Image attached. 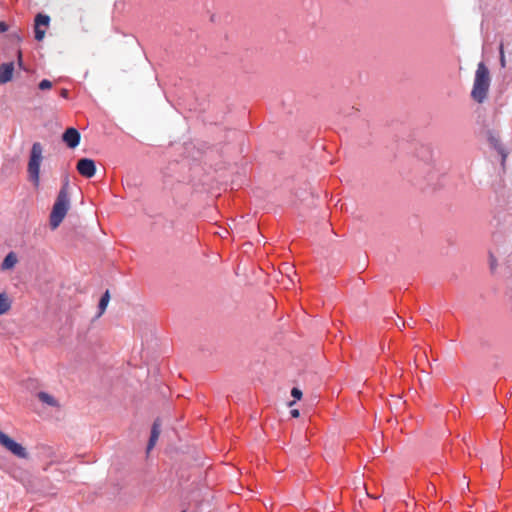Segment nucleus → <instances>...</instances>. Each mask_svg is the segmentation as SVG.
<instances>
[{"instance_id": "f8f14e48", "label": "nucleus", "mask_w": 512, "mask_h": 512, "mask_svg": "<svg viewBox=\"0 0 512 512\" xmlns=\"http://www.w3.org/2000/svg\"><path fill=\"white\" fill-rule=\"evenodd\" d=\"M109 301H110V292H109V290H106L102 294V296L99 300V303H98V310H99L98 315H97L98 317L104 313V311L106 310V308L109 304Z\"/></svg>"}, {"instance_id": "b1692460", "label": "nucleus", "mask_w": 512, "mask_h": 512, "mask_svg": "<svg viewBox=\"0 0 512 512\" xmlns=\"http://www.w3.org/2000/svg\"><path fill=\"white\" fill-rule=\"evenodd\" d=\"M182 512H187L186 510H183Z\"/></svg>"}, {"instance_id": "a211bd4d", "label": "nucleus", "mask_w": 512, "mask_h": 512, "mask_svg": "<svg viewBox=\"0 0 512 512\" xmlns=\"http://www.w3.org/2000/svg\"><path fill=\"white\" fill-rule=\"evenodd\" d=\"M291 396L296 400H300L302 397V391L297 387H293L291 390Z\"/></svg>"}, {"instance_id": "ddd939ff", "label": "nucleus", "mask_w": 512, "mask_h": 512, "mask_svg": "<svg viewBox=\"0 0 512 512\" xmlns=\"http://www.w3.org/2000/svg\"><path fill=\"white\" fill-rule=\"evenodd\" d=\"M11 300L6 293H0V315L5 314L11 308Z\"/></svg>"}, {"instance_id": "20e7f679", "label": "nucleus", "mask_w": 512, "mask_h": 512, "mask_svg": "<svg viewBox=\"0 0 512 512\" xmlns=\"http://www.w3.org/2000/svg\"><path fill=\"white\" fill-rule=\"evenodd\" d=\"M0 444L10 453L20 459H28L29 453L26 448L0 430Z\"/></svg>"}, {"instance_id": "9d476101", "label": "nucleus", "mask_w": 512, "mask_h": 512, "mask_svg": "<svg viewBox=\"0 0 512 512\" xmlns=\"http://www.w3.org/2000/svg\"><path fill=\"white\" fill-rule=\"evenodd\" d=\"M38 399L50 407H59V402L47 392L41 391L37 394Z\"/></svg>"}, {"instance_id": "aec40b11", "label": "nucleus", "mask_w": 512, "mask_h": 512, "mask_svg": "<svg viewBox=\"0 0 512 512\" xmlns=\"http://www.w3.org/2000/svg\"><path fill=\"white\" fill-rule=\"evenodd\" d=\"M68 90L67 89H62L61 92H60V96L63 97V98H68Z\"/></svg>"}, {"instance_id": "dca6fc26", "label": "nucleus", "mask_w": 512, "mask_h": 512, "mask_svg": "<svg viewBox=\"0 0 512 512\" xmlns=\"http://www.w3.org/2000/svg\"><path fill=\"white\" fill-rule=\"evenodd\" d=\"M38 87L40 90L50 89L52 87V82L48 79H43L39 82Z\"/></svg>"}, {"instance_id": "0eeeda50", "label": "nucleus", "mask_w": 512, "mask_h": 512, "mask_svg": "<svg viewBox=\"0 0 512 512\" xmlns=\"http://www.w3.org/2000/svg\"><path fill=\"white\" fill-rule=\"evenodd\" d=\"M14 72V63H3L0 66V83L5 84L11 81Z\"/></svg>"}, {"instance_id": "39448f33", "label": "nucleus", "mask_w": 512, "mask_h": 512, "mask_svg": "<svg viewBox=\"0 0 512 512\" xmlns=\"http://www.w3.org/2000/svg\"><path fill=\"white\" fill-rule=\"evenodd\" d=\"M77 171L85 178H92L96 174V163L90 158H81L77 163Z\"/></svg>"}, {"instance_id": "7ed1b4c3", "label": "nucleus", "mask_w": 512, "mask_h": 512, "mask_svg": "<svg viewBox=\"0 0 512 512\" xmlns=\"http://www.w3.org/2000/svg\"><path fill=\"white\" fill-rule=\"evenodd\" d=\"M42 160V144L40 142H34L30 150L27 172L29 180L34 184L35 187H38L40 183V166Z\"/></svg>"}, {"instance_id": "412c9836", "label": "nucleus", "mask_w": 512, "mask_h": 512, "mask_svg": "<svg viewBox=\"0 0 512 512\" xmlns=\"http://www.w3.org/2000/svg\"><path fill=\"white\" fill-rule=\"evenodd\" d=\"M163 177H164V184H165L166 186H168V185H169V181H168V174H167L166 172H164Z\"/></svg>"}, {"instance_id": "f3484780", "label": "nucleus", "mask_w": 512, "mask_h": 512, "mask_svg": "<svg viewBox=\"0 0 512 512\" xmlns=\"http://www.w3.org/2000/svg\"><path fill=\"white\" fill-rule=\"evenodd\" d=\"M499 53H500V65L502 68H505L506 67V58H505V54H504L503 44H500Z\"/></svg>"}, {"instance_id": "4468645a", "label": "nucleus", "mask_w": 512, "mask_h": 512, "mask_svg": "<svg viewBox=\"0 0 512 512\" xmlns=\"http://www.w3.org/2000/svg\"><path fill=\"white\" fill-rule=\"evenodd\" d=\"M50 16L44 13H38L34 19V27L41 28V26H49Z\"/></svg>"}, {"instance_id": "2eb2a0df", "label": "nucleus", "mask_w": 512, "mask_h": 512, "mask_svg": "<svg viewBox=\"0 0 512 512\" xmlns=\"http://www.w3.org/2000/svg\"><path fill=\"white\" fill-rule=\"evenodd\" d=\"M34 37L37 41H42L45 37V30L34 27Z\"/></svg>"}, {"instance_id": "9b49d317", "label": "nucleus", "mask_w": 512, "mask_h": 512, "mask_svg": "<svg viewBox=\"0 0 512 512\" xmlns=\"http://www.w3.org/2000/svg\"><path fill=\"white\" fill-rule=\"evenodd\" d=\"M17 263V256L14 252H9L1 263L2 270L12 269Z\"/></svg>"}, {"instance_id": "4be33fe9", "label": "nucleus", "mask_w": 512, "mask_h": 512, "mask_svg": "<svg viewBox=\"0 0 512 512\" xmlns=\"http://www.w3.org/2000/svg\"><path fill=\"white\" fill-rule=\"evenodd\" d=\"M291 415L293 417H298L299 416V411L297 409H293V410H291Z\"/></svg>"}, {"instance_id": "5701e85b", "label": "nucleus", "mask_w": 512, "mask_h": 512, "mask_svg": "<svg viewBox=\"0 0 512 512\" xmlns=\"http://www.w3.org/2000/svg\"><path fill=\"white\" fill-rule=\"evenodd\" d=\"M19 65H22L21 54L19 55Z\"/></svg>"}, {"instance_id": "f03ea898", "label": "nucleus", "mask_w": 512, "mask_h": 512, "mask_svg": "<svg viewBox=\"0 0 512 512\" xmlns=\"http://www.w3.org/2000/svg\"><path fill=\"white\" fill-rule=\"evenodd\" d=\"M490 85V71L484 62H479L475 71L471 98L479 104L485 102L488 98Z\"/></svg>"}, {"instance_id": "1a4fd4ad", "label": "nucleus", "mask_w": 512, "mask_h": 512, "mask_svg": "<svg viewBox=\"0 0 512 512\" xmlns=\"http://www.w3.org/2000/svg\"><path fill=\"white\" fill-rule=\"evenodd\" d=\"M159 434H160V423H159V420L157 419L154 421V423L152 425L150 439L147 444L148 451L154 447V445L159 437Z\"/></svg>"}, {"instance_id": "f257e3e1", "label": "nucleus", "mask_w": 512, "mask_h": 512, "mask_svg": "<svg viewBox=\"0 0 512 512\" xmlns=\"http://www.w3.org/2000/svg\"><path fill=\"white\" fill-rule=\"evenodd\" d=\"M69 188V179L66 176L61 189L58 192L56 200L53 204L52 211L50 213V227L51 229H56L64 220L67 212L70 208V198L68 194Z\"/></svg>"}, {"instance_id": "6ab92c4d", "label": "nucleus", "mask_w": 512, "mask_h": 512, "mask_svg": "<svg viewBox=\"0 0 512 512\" xmlns=\"http://www.w3.org/2000/svg\"><path fill=\"white\" fill-rule=\"evenodd\" d=\"M8 30V25L4 21H0V33H4Z\"/></svg>"}, {"instance_id": "423d86ee", "label": "nucleus", "mask_w": 512, "mask_h": 512, "mask_svg": "<svg viewBox=\"0 0 512 512\" xmlns=\"http://www.w3.org/2000/svg\"><path fill=\"white\" fill-rule=\"evenodd\" d=\"M62 140L68 148L75 149L80 144L81 134L76 128L69 127L63 132Z\"/></svg>"}, {"instance_id": "6e6552de", "label": "nucleus", "mask_w": 512, "mask_h": 512, "mask_svg": "<svg viewBox=\"0 0 512 512\" xmlns=\"http://www.w3.org/2000/svg\"><path fill=\"white\" fill-rule=\"evenodd\" d=\"M489 142L493 146V148L496 149L498 151V153L501 155V157H502L501 164H502V166H504L505 162H506V158H507V152L505 151L503 145L500 143L499 138L495 135H490Z\"/></svg>"}]
</instances>
